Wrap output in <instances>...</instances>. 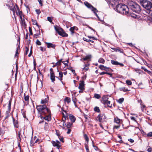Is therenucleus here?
Here are the masks:
<instances>
[{
    "label": "nucleus",
    "mask_w": 152,
    "mask_h": 152,
    "mask_svg": "<svg viewBox=\"0 0 152 152\" xmlns=\"http://www.w3.org/2000/svg\"><path fill=\"white\" fill-rule=\"evenodd\" d=\"M118 12L121 14L127 15L129 13V9L126 5L122 4H119L115 9Z\"/></svg>",
    "instance_id": "f257e3e1"
},
{
    "label": "nucleus",
    "mask_w": 152,
    "mask_h": 152,
    "mask_svg": "<svg viewBox=\"0 0 152 152\" xmlns=\"http://www.w3.org/2000/svg\"><path fill=\"white\" fill-rule=\"evenodd\" d=\"M129 9L136 13H138L141 11L140 6L137 3L133 1L129 2L128 5Z\"/></svg>",
    "instance_id": "f03ea898"
},
{
    "label": "nucleus",
    "mask_w": 152,
    "mask_h": 152,
    "mask_svg": "<svg viewBox=\"0 0 152 152\" xmlns=\"http://www.w3.org/2000/svg\"><path fill=\"white\" fill-rule=\"evenodd\" d=\"M37 109L41 115L47 114V113H50V110L46 105H38L37 106Z\"/></svg>",
    "instance_id": "7ed1b4c3"
},
{
    "label": "nucleus",
    "mask_w": 152,
    "mask_h": 152,
    "mask_svg": "<svg viewBox=\"0 0 152 152\" xmlns=\"http://www.w3.org/2000/svg\"><path fill=\"white\" fill-rule=\"evenodd\" d=\"M140 4L146 10L149 11L152 7V3L148 0H140Z\"/></svg>",
    "instance_id": "20e7f679"
},
{
    "label": "nucleus",
    "mask_w": 152,
    "mask_h": 152,
    "mask_svg": "<svg viewBox=\"0 0 152 152\" xmlns=\"http://www.w3.org/2000/svg\"><path fill=\"white\" fill-rule=\"evenodd\" d=\"M55 29L58 34L63 37H67L68 35L66 33L62 28H58L55 27Z\"/></svg>",
    "instance_id": "39448f33"
},
{
    "label": "nucleus",
    "mask_w": 152,
    "mask_h": 152,
    "mask_svg": "<svg viewBox=\"0 0 152 152\" xmlns=\"http://www.w3.org/2000/svg\"><path fill=\"white\" fill-rule=\"evenodd\" d=\"M106 117L104 114L100 113L97 117L96 120L99 122H103L104 121Z\"/></svg>",
    "instance_id": "423d86ee"
},
{
    "label": "nucleus",
    "mask_w": 152,
    "mask_h": 152,
    "mask_svg": "<svg viewBox=\"0 0 152 152\" xmlns=\"http://www.w3.org/2000/svg\"><path fill=\"white\" fill-rule=\"evenodd\" d=\"M51 114L50 111V113H47V114L44 115H45V116L43 117L40 115V117L42 119H44L48 121H49L51 120Z\"/></svg>",
    "instance_id": "0eeeda50"
},
{
    "label": "nucleus",
    "mask_w": 152,
    "mask_h": 152,
    "mask_svg": "<svg viewBox=\"0 0 152 152\" xmlns=\"http://www.w3.org/2000/svg\"><path fill=\"white\" fill-rule=\"evenodd\" d=\"M84 4L88 8L90 9L91 10L93 11L94 13H95L96 12H97L98 11L97 9L93 7L91 4L88 3V2L86 1L84 2Z\"/></svg>",
    "instance_id": "6e6552de"
},
{
    "label": "nucleus",
    "mask_w": 152,
    "mask_h": 152,
    "mask_svg": "<svg viewBox=\"0 0 152 152\" xmlns=\"http://www.w3.org/2000/svg\"><path fill=\"white\" fill-rule=\"evenodd\" d=\"M11 100H10L9 102L8 105V106L7 110L6 112V117H8L9 116V113L10 111L11 107Z\"/></svg>",
    "instance_id": "1a4fd4ad"
},
{
    "label": "nucleus",
    "mask_w": 152,
    "mask_h": 152,
    "mask_svg": "<svg viewBox=\"0 0 152 152\" xmlns=\"http://www.w3.org/2000/svg\"><path fill=\"white\" fill-rule=\"evenodd\" d=\"M92 57V56L91 55H88L86 56H84L82 58L80 59L81 61L83 60L84 61H90Z\"/></svg>",
    "instance_id": "9d476101"
},
{
    "label": "nucleus",
    "mask_w": 152,
    "mask_h": 152,
    "mask_svg": "<svg viewBox=\"0 0 152 152\" xmlns=\"http://www.w3.org/2000/svg\"><path fill=\"white\" fill-rule=\"evenodd\" d=\"M45 43L47 45V47L48 48H52L53 49H55L56 45L50 42H45Z\"/></svg>",
    "instance_id": "9b49d317"
},
{
    "label": "nucleus",
    "mask_w": 152,
    "mask_h": 152,
    "mask_svg": "<svg viewBox=\"0 0 152 152\" xmlns=\"http://www.w3.org/2000/svg\"><path fill=\"white\" fill-rule=\"evenodd\" d=\"M111 64L113 65H119L121 66H124V64H123L119 63L117 61H115L113 60H111Z\"/></svg>",
    "instance_id": "f8f14e48"
},
{
    "label": "nucleus",
    "mask_w": 152,
    "mask_h": 152,
    "mask_svg": "<svg viewBox=\"0 0 152 152\" xmlns=\"http://www.w3.org/2000/svg\"><path fill=\"white\" fill-rule=\"evenodd\" d=\"M109 98L108 96H104L102 98V102L104 104H105L108 101Z\"/></svg>",
    "instance_id": "ddd939ff"
},
{
    "label": "nucleus",
    "mask_w": 152,
    "mask_h": 152,
    "mask_svg": "<svg viewBox=\"0 0 152 152\" xmlns=\"http://www.w3.org/2000/svg\"><path fill=\"white\" fill-rule=\"evenodd\" d=\"M16 10L15 12L16 14L18 15H20L21 14H22V12L20 11L19 7L16 4Z\"/></svg>",
    "instance_id": "4468645a"
},
{
    "label": "nucleus",
    "mask_w": 152,
    "mask_h": 152,
    "mask_svg": "<svg viewBox=\"0 0 152 152\" xmlns=\"http://www.w3.org/2000/svg\"><path fill=\"white\" fill-rule=\"evenodd\" d=\"M59 77H56V78H57L58 79H59L61 82L63 84V82L62 81L63 79V73L61 72H59Z\"/></svg>",
    "instance_id": "2eb2a0df"
},
{
    "label": "nucleus",
    "mask_w": 152,
    "mask_h": 152,
    "mask_svg": "<svg viewBox=\"0 0 152 152\" xmlns=\"http://www.w3.org/2000/svg\"><path fill=\"white\" fill-rule=\"evenodd\" d=\"M84 82L82 81L80 83L79 88L80 90H84Z\"/></svg>",
    "instance_id": "dca6fc26"
},
{
    "label": "nucleus",
    "mask_w": 152,
    "mask_h": 152,
    "mask_svg": "<svg viewBox=\"0 0 152 152\" xmlns=\"http://www.w3.org/2000/svg\"><path fill=\"white\" fill-rule=\"evenodd\" d=\"M53 145L54 146H56L57 148L59 149V148L61 147V145H60L59 144H58L56 142L54 141H52Z\"/></svg>",
    "instance_id": "f3484780"
},
{
    "label": "nucleus",
    "mask_w": 152,
    "mask_h": 152,
    "mask_svg": "<svg viewBox=\"0 0 152 152\" xmlns=\"http://www.w3.org/2000/svg\"><path fill=\"white\" fill-rule=\"evenodd\" d=\"M69 118L70 120L72 122H74L75 121V117L72 115H69Z\"/></svg>",
    "instance_id": "a211bd4d"
},
{
    "label": "nucleus",
    "mask_w": 152,
    "mask_h": 152,
    "mask_svg": "<svg viewBox=\"0 0 152 152\" xmlns=\"http://www.w3.org/2000/svg\"><path fill=\"white\" fill-rule=\"evenodd\" d=\"M114 121L118 124H119L122 122V120L118 118V117H116L114 119Z\"/></svg>",
    "instance_id": "6ab92c4d"
},
{
    "label": "nucleus",
    "mask_w": 152,
    "mask_h": 152,
    "mask_svg": "<svg viewBox=\"0 0 152 152\" xmlns=\"http://www.w3.org/2000/svg\"><path fill=\"white\" fill-rule=\"evenodd\" d=\"M99 67L102 70L107 71V69H108L107 67L102 65H100L99 66Z\"/></svg>",
    "instance_id": "aec40b11"
},
{
    "label": "nucleus",
    "mask_w": 152,
    "mask_h": 152,
    "mask_svg": "<svg viewBox=\"0 0 152 152\" xmlns=\"http://www.w3.org/2000/svg\"><path fill=\"white\" fill-rule=\"evenodd\" d=\"M12 118H13V124L15 127L16 128H18V121L15 120L13 116H12Z\"/></svg>",
    "instance_id": "412c9836"
},
{
    "label": "nucleus",
    "mask_w": 152,
    "mask_h": 152,
    "mask_svg": "<svg viewBox=\"0 0 152 152\" xmlns=\"http://www.w3.org/2000/svg\"><path fill=\"white\" fill-rule=\"evenodd\" d=\"M64 102H66L67 103L69 104L71 102V99L69 97H66L64 99Z\"/></svg>",
    "instance_id": "4be33fe9"
},
{
    "label": "nucleus",
    "mask_w": 152,
    "mask_h": 152,
    "mask_svg": "<svg viewBox=\"0 0 152 152\" xmlns=\"http://www.w3.org/2000/svg\"><path fill=\"white\" fill-rule=\"evenodd\" d=\"M56 76H55V74L50 75V79L51 80L52 82H54L55 81V77H56Z\"/></svg>",
    "instance_id": "5701e85b"
},
{
    "label": "nucleus",
    "mask_w": 152,
    "mask_h": 152,
    "mask_svg": "<svg viewBox=\"0 0 152 152\" xmlns=\"http://www.w3.org/2000/svg\"><path fill=\"white\" fill-rule=\"evenodd\" d=\"M29 99V96L28 95H27L26 96H25L24 97V99L26 102H25V104L26 105H27L28 104V101Z\"/></svg>",
    "instance_id": "b1692460"
},
{
    "label": "nucleus",
    "mask_w": 152,
    "mask_h": 152,
    "mask_svg": "<svg viewBox=\"0 0 152 152\" xmlns=\"http://www.w3.org/2000/svg\"><path fill=\"white\" fill-rule=\"evenodd\" d=\"M16 5L15 6H14L13 7H10V10H12V11L13 12V13L14 15L15 14V12L16 10Z\"/></svg>",
    "instance_id": "393cba45"
},
{
    "label": "nucleus",
    "mask_w": 152,
    "mask_h": 152,
    "mask_svg": "<svg viewBox=\"0 0 152 152\" xmlns=\"http://www.w3.org/2000/svg\"><path fill=\"white\" fill-rule=\"evenodd\" d=\"M72 101L75 104V107H77V106L76 105V103L77 101V99H76V98H72Z\"/></svg>",
    "instance_id": "a878e982"
},
{
    "label": "nucleus",
    "mask_w": 152,
    "mask_h": 152,
    "mask_svg": "<svg viewBox=\"0 0 152 152\" xmlns=\"http://www.w3.org/2000/svg\"><path fill=\"white\" fill-rule=\"evenodd\" d=\"M94 97L96 99H99L101 98V96L98 94H94Z\"/></svg>",
    "instance_id": "bb28decb"
},
{
    "label": "nucleus",
    "mask_w": 152,
    "mask_h": 152,
    "mask_svg": "<svg viewBox=\"0 0 152 152\" xmlns=\"http://www.w3.org/2000/svg\"><path fill=\"white\" fill-rule=\"evenodd\" d=\"M120 90L121 91H122L124 92H126L129 91L127 88H126L125 87L121 88H120Z\"/></svg>",
    "instance_id": "cd10ccee"
},
{
    "label": "nucleus",
    "mask_w": 152,
    "mask_h": 152,
    "mask_svg": "<svg viewBox=\"0 0 152 152\" xmlns=\"http://www.w3.org/2000/svg\"><path fill=\"white\" fill-rule=\"evenodd\" d=\"M98 62L104 64L105 62V60L102 58H101L99 59Z\"/></svg>",
    "instance_id": "c85d7f7f"
},
{
    "label": "nucleus",
    "mask_w": 152,
    "mask_h": 152,
    "mask_svg": "<svg viewBox=\"0 0 152 152\" xmlns=\"http://www.w3.org/2000/svg\"><path fill=\"white\" fill-rule=\"evenodd\" d=\"M94 111L97 113L100 112V110L99 108L97 107H94Z\"/></svg>",
    "instance_id": "c756f323"
},
{
    "label": "nucleus",
    "mask_w": 152,
    "mask_h": 152,
    "mask_svg": "<svg viewBox=\"0 0 152 152\" xmlns=\"http://www.w3.org/2000/svg\"><path fill=\"white\" fill-rule=\"evenodd\" d=\"M107 104V105L108 107H112V104H111L110 101L109 100H108L105 104Z\"/></svg>",
    "instance_id": "7c9ffc66"
},
{
    "label": "nucleus",
    "mask_w": 152,
    "mask_h": 152,
    "mask_svg": "<svg viewBox=\"0 0 152 152\" xmlns=\"http://www.w3.org/2000/svg\"><path fill=\"white\" fill-rule=\"evenodd\" d=\"M83 39L84 41H86L88 42H91L92 43H93L94 42V41L92 40H91L90 39H87L86 38H85L84 37L83 38Z\"/></svg>",
    "instance_id": "2f4dec72"
},
{
    "label": "nucleus",
    "mask_w": 152,
    "mask_h": 152,
    "mask_svg": "<svg viewBox=\"0 0 152 152\" xmlns=\"http://www.w3.org/2000/svg\"><path fill=\"white\" fill-rule=\"evenodd\" d=\"M141 69H143L145 71L147 72L149 74H151V72L148 70L145 67L142 66L141 67Z\"/></svg>",
    "instance_id": "473e14b6"
},
{
    "label": "nucleus",
    "mask_w": 152,
    "mask_h": 152,
    "mask_svg": "<svg viewBox=\"0 0 152 152\" xmlns=\"http://www.w3.org/2000/svg\"><path fill=\"white\" fill-rule=\"evenodd\" d=\"M124 99L123 98H121L119 99L117 102L120 103H121L124 101Z\"/></svg>",
    "instance_id": "72a5a7b5"
},
{
    "label": "nucleus",
    "mask_w": 152,
    "mask_h": 152,
    "mask_svg": "<svg viewBox=\"0 0 152 152\" xmlns=\"http://www.w3.org/2000/svg\"><path fill=\"white\" fill-rule=\"evenodd\" d=\"M126 83L128 86L131 85L132 84V82L129 80H127L126 81Z\"/></svg>",
    "instance_id": "f704fd0d"
},
{
    "label": "nucleus",
    "mask_w": 152,
    "mask_h": 152,
    "mask_svg": "<svg viewBox=\"0 0 152 152\" xmlns=\"http://www.w3.org/2000/svg\"><path fill=\"white\" fill-rule=\"evenodd\" d=\"M57 135L58 136V138H59L60 140L61 141L64 142V141L63 140V137H61L58 134H57Z\"/></svg>",
    "instance_id": "c9c22d12"
},
{
    "label": "nucleus",
    "mask_w": 152,
    "mask_h": 152,
    "mask_svg": "<svg viewBox=\"0 0 152 152\" xmlns=\"http://www.w3.org/2000/svg\"><path fill=\"white\" fill-rule=\"evenodd\" d=\"M62 59L59 60L56 63V66H60L61 64V62L62 61Z\"/></svg>",
    "instance_id": "e433bc0d"
},
{
    "label": "nucleus",
    "mask_w": 152,
    "mask_h": 152,
    "mask_svg": "<svg viewBox=\"0 0 152 152\" xmlns=\"http://www.w3.org/2000/svg\"><path fill=\"white\" fill-rule=\"evenodd\" d=\"M84 137L86 141L88 142L89 140V138L87 136V135L86 134H84Z\"/></svg>",
    "instance_id": "4c0bfd02"
},
{
    "label": "nucleus",
    "mask_w": 152,
    "mask_h": 152,
    "mask_svg": "<svg viewBox=\"0 0 152 152\" xmlns=\"http://www.w3.org/2000/svg\"><path fill=\"white\" fill-rule=\"evenodd\" d=\"M74 30H75V28L74 27L70 28V29H69V30L71 31L72 34H73L74 33Z\"/></svg>",
    "instance_id": "58836bf2"
},
{
    "label": "nucleus",
    "mask_w": 152,
    "mask_h": 152,
    "mask_svg": "<svg viewBox=\"0 0 152 152\" xmlns=\"http://www.w3.org/2000/svg\"><path fill=\"white\" fill-rule=\"evenodd\" d=\"M72 124L70 122H68L66 125V127L67 128H69L71 127V126L72 125Z\"/></svg>",
    "instance_id": "ea45409f"
},
{
    "label": "nucleus",
    "mask_w": 152,
    "mask_h": 152,
    "mask_svg": "<svg viewBox=\"0 0 152 152\" xmlns=\"http://www.w3.org/2000/svg\"><path fill=\"white\" fill-rule=\"evenodd\" d=\"M32 21L33 23V24L34 25H36L37 26H38L37 21L36 20L32 19Z\"/></svg>",
    "instance_id": "a19ab883"
},
{
    "label": "nucleus",
    "mask_w": 152,
    "mask_h": 152,
    "mask_svg": "<svg viewBox=\"0 0 152 152\" xmlns=\"http://www.w3.org/2000/svg\"><path fill=\"white\" fill-rule=\"evenodd\" d=\"M50 75L55 74L53 69L50 68Z\"/></svg>",
    "instance_id": "79ce46f5"
},
{
    "label": "nucleus",
    "mask_w": 152,
    "mask_h": 152,
    "mask_svg": "<svg viewBox=\"0 0 152 152\" xmlns=\"http://www.w3.org/2000/svg\"><path fill=\"white\" fill-rule=\"evenodd\" d=\"M89 69V68L88 66H86L83 69V70H84L85 71H87Z\"/></svg>",
    "instance_id": "37998d69"
},
{
    "label": "nucleus",
    "mask_w": 152,
    "mask_h": 152,
    "mask_svg": "<svg viewBox=\"0 0 152 152\" xmlns=\"http://www.w3.org/2000/svg\"><path fill=\"white\" fill-rule=\"evenodd\" d=\"M36 44H37V45H41V43L38 39H37V41L36 42Z\"/></svg>",
    "instance_id": "c03bdc74"
},
{
    "label": "nucleus",
    "mask_w": 152,
    "mask_h": 152,
    "mask_svg": "<svg viewBox=\"0 0 152 152\" xmlns=\"http://www.w3.org/2000/svg\"><path fill=\"white\" fill-rule=\"evenodd\" d=\"M35 11L39 15L41 13V11L37 9L35 10Z\"/></svg>",
    "instance_id": "a18cd8bd"
},
{
    "label": "nucleus",
    "mask_w": 152,
    "mask_h": 152,
    "mask_svg": "<svg viewBox=\"0 0 152 152\" xmlns=\"http://www.w3.org/2000/svg\"><path fill=\"white\" fill-rule=\"evenodd\" d=\"M148 137H152V132H150L148 133L147 134Z\"/></svg>",
    "instance_id": "49530a36"
},
{
    "label": "nucleus",
    "mask_w": 152,
    "mask_h": 152,
    "mask_svg": "<svg viewBox=\"0 0 152 152\" xmlns=\"http://www.w3.org/2000/svg\"><path fill=\"white\" fill-rule=\"evenodd\" d=\"M47 20L49 21L50 23H52V20L51 18L50 17H47Z\"/></svg>",
    "instance_id": "de8ad7c7"
},
{
    "label": "nucleus",
    "mask_w": 152,
    "mask_h": 152,
    "mask_svg": "<svg viewBox=\"0 0 152 152\" xmlns=\"http://www.w3.org/2000/svg\"><path fill=\"white\" fill-rule=\"evenodd\" d=\"M47 103V101L46 99L45 100H42L41 101V103L42 104H45Z\"/></svg>",
    "instance_id": "09e8293b"
},
{
    "label": "nucleus",
    "mask_w": 152,
    "mask_h": 152,
    "mask_svg": "<svg viewBox=\"0 0 152 152\" xmlns=\"http://www.w3.org/2000/svg\"><path fill=\"white\" fill-rule=\"evenodd\" d=\"M25 50H26V52H25V54L26 55H27L28 54V51L29 50V49L27 47H26L25 48Z\"/></svg>",
    "instance_id": "8fccbe9b"
},
{
    "label": "nucleus",
    "mask_w": 152,
    "mask_h": 152,
    "mask_svg": "<svg viewBox=\"0 0 152 152\" xmlns=\"http://www.w3.org/2000/svg\"><path fill=\"white\" fill-rule=\"evenodd\" d=\"M85 148H86V150L87 152H89V149H88V146L87 145H85Z\"/></svg>",
    "instance_id": "3c124183"
},
{
    "label": "nucleus",
    "mask_w": 152,
    "mask_h": 152,
    "mask_svg": "<svg viewBox=\"0 0 152 152\" xmlns=\"http://www.w3.org/2000/svg\"><path fill=\"white\" fill-rule=\"evenodd\" d=\"M63 117L62 118V120L63 121H65V120H66V117L64 116V113H63Z\"/></svg>",
    "instance_id": "603ef678"
},
{
    "label": "nucleus",
    "mask_w": 152,
    "mask_h": 152,
    "mask_svg": "<svg viewBox=\"0 0 152 152\" xmlns=\"http://www.w3.org/2000/svg\"><path fill=\"white\" fill-rule=\"evenodd\" d=\"M117 51L121 53H123V50L120 49L119 48H118H118Z\"/></svg>",
    "instance_id": "864d4df0"
},
{
    "label": "nucleus",
    "mask_w": 152,
    "mask_h": 152,
    "mask_svg": "<svg viewBox=\"0 0 152 152\" xmlns=\"http://www.w3.org/2000/svg\"><path fill=\"white\" fill-rule=\"evenodd\" d=\"M120 125H119L117 126H115L114 127V129H118L120 127Z\"/></svg>",
    "instance_id": "5fc2aeb1"
},
{
    "label": "nucleus",
    "mask_w": 152,
    "mask_h": 152,
    "mask_svg": "<svg viewBox=\"0 0 152 152\" xmlns=\"http://www.w3.org/2000/svg\"><path fill=\"white\" fill-rule=\"evenodd\" d=\"M38 1L39 2L40 5L41 6H42V1L41 0H38Z\"/></svg>",
    "instance_id": "6e6d98bb"
},
{
    "label": "nucleus",
    "mask_w": 152,
    "mask_h": 152,
    "mask_svg": "<svg viewBox=\"0 0 152 152\" xmlns=\"http://www.w3.org/2000/svg\"><path fill=\"white\" fill-rule=\"evenodd\" d=\"M111 48L112 50H113L114 51H115L117 52L118 51V48Z\"/></svg>",
    "instance_id": "4d7b16f0"
},
{
    "label": "nucleus",
    "mask_w": 152,
    "mask_h": 152,
    "mask_svg": "<svg viewBox=\"0 0 152 152\" xmlns=\"http://www.w3.org/2000/svg\"><path fill=\"white\" fill-rule=\"evenodd\" d=\"M128 140L132 143H133L134 142V140L132 139H129Z\"/></svg>",
    "instance_id": "13d9d810"
},
{
    "label": "nucleus",
    "mask_w": 152,
    "mask_h": 152,
    "mask_svg": "<svg viewBox=\"0 0 152 152\" xmlns=\"http://www.w3.org/2000/svg\"><path fill=\"white\" fill-rule=\"evenodd\" d=\"M29 31L30 33V34L31 35H32L33 34H32V30L31 28L30 27L29 28Z\"/></svg>",
    "instance_id": "bf43d9fd"
},
{
    "label": "nucleus",
    "mask_w": 152,
    "mask_h": 152,
    "mask_svg": "<svg viewBox=\"0 0 152 152\" xmlns=\"http://www.w3.org/2000/svg\"><path fill=\"white\" fill-rule=\"evenodd\" d=\"M88 37L90 39H91L93 40H94L95 39V38L94 37H91V36H88Z\"/></svg>",
    "instance_id": "052dcab7"
},
{
    "label": "nucleus",
    "mask_w": 152,
    "mask_h": 152,
    "mask_svg": "<svg viewBox=\"0 0 152 152\" xmlns=\"http://www.w3.org/2000/svg\"><path fill=\"white\" fill-rule=\"evenodd\" d=\"M115 3H118L119 0H112Z\"/></svg>",
    "instance_id": "680f3d73"
},
{
    "label": "nucleus",
    "mask_w": 152,
    "mask_h": 152,
    "mask_svg": "<svg viewBox=\"0 0 152 152\" xmlns=\"http://www.w3.org/2000/svg\"><path fill=\"white\" fill-rule=\"evenodd\" d=\"M147 151L148 152H151L152 148H148L147 150Z\"/></svg>",
    "instance_id": "e2e57ef3"
},
{
    "label": "nucleus",
    "mask_w": 152,
    "mask_h": 152,
    "mask_svg": "<svg viewBox=\"0 0 152 152\" xmlns=\"http://www.w3.org/2000/svg\"><path fill=\"white\" fill-rule=\"evenodd\" d=\"M106 74V72H102L100 73L99 74L100 75H104V74Z\"/></svg>",
    "instance_id": "0e129e2a"
},
{
    "label": "nucleus",
    "mask_w": 152,
    "mask_h": 152,
    "mask_svg": "<svg viewBox=\"0 0 152 152\" xmlns=\"http://www.w3.org/2000/svg\"><path fill=\"white\" fill-rule=\"evenodd\" d=\"M39 36V34H34V37L36 38H37Z\"/></svg>",
    "instance_id": "69168bd1"
},
{
    "label": "nucleus",
    "mask_w": 152,
    "mask_h": 152,
    "mask_svg": "<svg viewBox=\"0 0 152 152\" xmlns=\"http://www.w3.org/2000/svg\"><path fill=\"white\" fill-rule=\"evenodd\" d=\"M40 49L42 51H43L44 50H45V48L43 47H40Z\"/></svg>",
    "instance_id": "338daca9"
},
{
    "label": "nucleus",
    "mask_w": 152,
    "mask_h": 152,
    "mask_svg": "<svg viewBox=\"0 0 152 152\" xmlns=\"http://www.w3.org/2000/svg\"><path fill=\"white\" fill-rule=\"evenodd\" d=\"M149 13L152 16V10H150L149 12Z\"/></svg>",
    "instance_id": "774afa93"
}]
</instances>
